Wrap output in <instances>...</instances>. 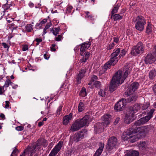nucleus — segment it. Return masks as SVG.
Returning <instances> with one entry per match:
<instances>
[{
	"label": "nucleus",
	"mask_w": 156,
	"mask_h": 156,
	"mask_svg": "<svg viewBox=\"0 0 156 156\" xmlns=\"http://www.w3.org/2000/svg\"><path fill=\"white\" fill-rule=\"evenodd\" d=\"M136 131L140 134H145L149 132L151 130H153V127L151 125L141 127H136Z\"/></svg>",
	"instance_id": "nucleus-9"
},
{
	"label": "nucleus",
	"mask_w": 156,
	"mask_h": 156,
	"mask_svg": "<svg viewBox=\"0 0 156 156\" xmlns=\"http://www.w3.org/2000/svg\"><path fill=\"white\" fill-rule=\"evenodd\" d=\"M25 28L27 31L30 32L33 30V26L31 24H28L26 26Z\"/></svg>",
	"instance_id": "nucleus-34"
},
{
	"label": "nucleus",
	"mask_w": 156,
	"mask_h": 156,
	"mask_svg": "<svg viewBox=\"0 0 156 156\" xmlns=\"http://www.w3.org/2000/svg\"><path fill=\"white\" fill-rule=\"evenodd\" d=\"M119 41V38L118 37H115L114 38V41L115 42L117 43Z\"/></svg>",
	"instance_id": "nucleus-60"
},
{
	"label": "nucleus",
	"mask_w": 156,
	"mask_h": 156,
	"mask_svg": "<svg viewBox=\"0 0 156 156\" xmlns=\"http://www.w3.org/2000/svg\"><path fill=\"white\" fill-rule=\"evenodd\" d=\"M62 106L61 105L58 107L56 111V116H58L62 112Z\"/></svg>",
	"instance_id": "nucleus-43"
},
{
	"label": "nucleus",
	"mask_w": 156,
	"mask_h": 156,
	"mask_svg": "<svg viewBox=\"0 0 156 156\" xmlns=\"http://www.w3.org/2000/svg\"><path fill=\"white\" fill-rule=\"evenodd\" d=\"M144 50V47L143 44L139 42L131 48V53L132 55L136 56L138 54L143 53Z\"/></svg>",
	"instance_id": "nucleus-6"
},
{
	"label": "nucleus",
	"mask_w": 156,
	"mask_h": 156,
	"mask_svg": "<svg viewBox=\"0 0 156 156\" xmlns=\"http://www.w3.org/2000/svg\"><path fill=\"white\" fill-rule=\"evenodd\" d=\"M98 78L95 75H93L91 78L90 81L88 83L89 85L91 86V87H92L94 85V83L97 81Z\"/></svg>",
	"instance_id": "nucleus-26"
},
{
	"label": "nucleus",
	"mask_w": 156,
	"mask_h": 156,
	"mask_svg": "<svg viewBox=\"0 0 156 156\" xmlns=\"http://www.w3.org/2000/svg\"><path fill=\"white\" fill-rule=\"evenodd\" d=\"M2 45L4 48H8L9 47V46L5 43H2Z\"/></svg>",
	"instance_id": "nucleus-59"
},
{
	"label": "nucleus",
	"mask_w": 156,
	"mask_h": 156,
	"mask_svg": "<svg viewBox=\"0 0 156 156\" xmlns=\"http://www.w3.org/2000/svg\"><path fill=\"white\" fill-rule=\"evenodd\" d=\"M116 60L113 61L112 59H110L106 63L104 66V68L105 69L110 68L111 66H114L116 64Z\"/></svg>",
	"instance_id": "nucleus-20"
},
{
	"label": "nucleus",
	"mask_w": 156,
	"mask_h": 156,
	"mask_svg": "<svg viewBox=\"0 0 156 156\" xmlns=\"http://www.w3.org/2000/svg\"><path fill=\"white\" fill-rule=\"evenodd\" d=\"M5 91L4 90V87H0V94H2Z\"/></svg>",
	"instance_id": "nucleus-58"
},
{
	"label": "nucleus",
	"mask_w": 156,
	"mask_h": 156,
	"mask_svg": "<svg viewBox=\"0 0 156 156\" xmlns=\"http://www.w3.org/2000/svg\"><path fill=\"white\" fill-rule=\"evenodd\" d=\"M102 119L103 121V128H101V130H103L105 127L108 126L111 119V115L109 114H107L104 115L102 117Z\"/></svg>",
	"instance_id": "nucleus-11"
},
{
	"label": "nucleus",
	"mask_w": 156,
	"mask_h": 156,
	"mask_svg": "<svg viewBox=\"0 0 156 156\" xmlns=\"http://www.w3.org/2000/svg\"><path fill=\"white\" fill-rule=\"evenodd\" d=\"M43 146L44 147H46L48 145L47 142L46 140H44L43 141Z\"/></svg>",
	"instance_id": "nucleus-61"
},
{
	"label": "nucleus",
	"mask_w": 156,
	"mask_h": 156,
	"mask_svg": "<svg viewBox=\"0 0 156 156\" xmlns=\"http://www.w3.org/2000/svg\"><path fill=\"white\" fill-rule=\"evenodd\" d=\"M139 154V153L138 151H133L128 153L126 156H138Z\"/></svg>",
	"instance_id": "nucleus-29"
},
{
	"label": "nucleus",
	"mask_w": 156,
	"mask_h": 156,
	"mask_svg": "<svg viewBox=\"0 0 156 156\" xmlns=\"http://www.w3.org/2000/svg\"><path fill=\"white\" fill-rule=\"evenodd\" d=\"M123 16L119 14H115L113 15V19L114 21H116L119 20H121L122 19Z\"/></svg>",
	"instance_id": "nucleus-35"
},
{
	"label": "nucleus",
	"mask_w": 156,
	"mask_h": 156,
	"mask_svg": "<svg viewBox=\"0 0 156 156\" xmlns=\"http://www.w3.org/2000/svg\"><path fill=\"white\" fill-rule=\"evenodd\" d=\"M119 7V5L118 4L114 7L111 12V14H112V15L117 12Z\"/></svg>",
	"instance_id": "nucleus-33"
},
{
	"label": "nucleus",
	"mask_w": 156,
	"mask_h": 156,
	"mask_svg": "<svg viewBox=\"0 0 156 156\" xmlns=\"http://www.w3.org/2000/svg\"><path fill=\"white\" fill-rule=\"evenodd\" d=\"M154 110H155L154 109H153V108L152 109L150 110V112L148 113V115L147 116L150 119H151V118H152V117L153 113L154 112Z\"/></svg>",
	"instance_id": "nucleus-44"
},
{
	"label": "nucleus",
	"mask_w": 156,
	"mask_h": 156,
	"mask_svg": "<svg viewBox=\"0 0 156 156\" xmlns=\"http://www.w3.org/2000/svg\"><path fill=\"white\" fill-rule=\"evenodd\" d=\"M94 85L97 88L99 87L101 85V82L99 81H96V82L94 83Z\"/></svg>",
	"instance_id": "nucleus-46"
},
{
	"label": "nucleus",
	"mask_w": 156,
	"mask_h": 156,
	"mask_svg": "<svg viewBox=\"0 0 156 156\" xmlns=\"http://www.w3.org/2000/svg\"><path fill=\"white\" fill-rule=\"evenodd\" d=\"M47 21V20L44 19L43 20H42L40 23H37L36 24V26H39L41 24V25L43 24L44 23H46Z\"/></svg>",
	"instance_id": "nucleus-50"
},
{
	"label": "nucleus",
	"mask_w": 156,
	"mask_h": 156,
	"mask_svg": "<svg viewBox=\"0 0 156 156\" xmlns=\"http://www.w3.org/2000/svg\"><path fill=\"white\" fill-rule=\"evenodd\" d=\"M156 72L154 70H152L149 73V77L151 79H153L156 76Z\"/></svg>",
	"instance_id": "nucleus-37"
},
{
	"label": "nucleus",
	"mask_w": 156,
	"mask_h": 156,
	"mask_svg": "<svg viewBox=\"0 0 156 156\" xmlns=\"http://www.w3.org/2000/svg\"><path fill=\"white\" fill-rule=\"evenodd\" d=\"M41 145V141L40 140H38L37 142V144L35 146H32V147H34V150L39 149L40 148V146Z\"/></svg>",
	"instance_id": "nucleus-38"
},
{
	"label": "nucleus",
	"mask_w": 156,
	"mask_h": 156,
	"mask_svg": "<svg viewBox=\"0 0 156 156\" xmlns=\"http://www.w3.org/2000/svg\"><path fill=\"white\" fill-rule=\"evenodd\" d=\"M120 118L119 117H117L115 119V121L114 122L115 125L117 124L119 121Z\"/></svg>",
	"instance_id": "nucleus-57"
},
{
	"label": "nucleus",
	"mask_w": 156,
	"mask_h": 156,
	"mask_svg": "<svg viewBox=\"0 0 156 156\" xmlns=\"http://www.w3.org/2000/svg\"><path fill=\"white\" fill-rule=\"evenodd\" d=\"M55 44H52V46L51 47V50L52 51H55L56 49L55 48Z\"/></svg>",
	"instance_id": "nucleus-56"
},
{
	"label": "nucleus",
	"mask_w": 156,
	"mask_h": 156,
	"mask_svg": "<svg viewBox=\"0 0 156 156\" xmlns=\"http://www.w3.org/2000/svg\"><path fill=\"white\" fill-rule=\"evenodd\" d=\"M142 105V104H136L133 107L130 108L129 110L127 111L124 118V121L126 123L129 124L132 121L134 115L141 108Z\"/></svg>",
	"instance_id": "nucleus-3"
},
{
	"label": "nucleus",
	"mask_w": 156,
	"mask_h": 156,
	"mask_svg": "<svg viewBox=\"0 0 156 156\" xmlns=\"http://www.w3.org/2000/svg\"><path fill=\"white\" fill-rule=\"evenodd\" d=\"M86 14V18L88 19L89 20H91L93 21L94 19L92 17L91 15L90 14V12H85Z\"/></svg>",
	"instance_id": "nucleus-39"
},
{
	"label": "nucleus",
	"mask_w": 156,
	"mask_h": 156,
	"mask_svg": "<svg viewBox=\"0 0 156 156\" xmlns=\"http://www.w3.org/2000/svg\"><path fill=\"white\" fill-rule=\"evenodd\" d=\"M17 149L16 148H15L14 150L12 152L10 156H16V153L17 152Z\"/></svg>",
	"instance_id": "nucleus-51"
},
{
	"label": "nucleus",
	"mask_w": 156,
	"mask_h": 156,
	"mask_svg": "<svg viewBox=\"0 0 156 156\" xmlns=\"http://www.w3.org/2000/svg\"><path fill=\"white\" fill-rule=\"evenodd\" d=\"M12 6V4H8V3H6L5 4L3 5H2V8L6 12V11L10 9L11 10V9L10 8L11 6Z\"/></svg>",
	"instance_id": "nucleus-31"
},
{
	"label": "nucleus",
	"mask_w": 156,
	"mask_h": 156,
	"mask_svg": "<svg viewBox=\"0 0 156 156\" xmlns=\"http://www.w3.org/2000/svg\"><path fill=\"white\" fill-rule=\"evenodd\" d=\"M51 25V23H47V24L46 25L45 28L46 29H48L50 27Z\"/></svg>",
	"instance_id": "nucleus-62"
},
{
	"label": "nucleus",
	"mask_w": 156,
	"mask_h": 156,
	"mask_svg": "<svg viewBox=\"0 0 156 156\" xmlns=\"http://www.w3.org/2000/svg\"><path fill=\"white\" fill-rule=\"evenodd\" d=\"M24 150L25 152L28 155V156H32V154L34 153V147L28 146Z\"/></svg>",
	"instance_id": "nucleus-23"
},
{
	"label": "nucleus",
	"mask_w": 156,
	"mask_h": 156,
	"mask_svg": "<svg viewBox=\"0 0 156 156\" xmlns=\"http://www.w3.org/2000/svg\"><path fill=\"white\" fill-rule=\"evenodd\" d=\"M98 94L102 97H105L106 95V92L105 90H101L99 92Z\"/></svg>",
	"instance_id": "nucleus-42"
},
{
	"label": "nucleus",
	"mask_w": 156,
	"mask_h": 156,
	"mask_svg": "<svg viewBox=\"0 0 156 156\" xmlns=\"http://www.w3.org/2000/svg\"><path fill=\"white\" fill-rule=\"evenodd\" d=\"M12 83V82H11L10 80H7L5 81V84L3 86V87H9V85H11Z\"/></svg>",
	"instance_id": "nucleus-40"
},
{
	"label": "nucleus",
	"mask_w": 156,
	"mask_h": 156,
	"mask_svg": "<svg viewBox=\"0 0 156 156\" xmlns=\"http://www.w3.org/2000/svg\"><path fill=\"white\" fill-rule=\"evenodd\" d=\"M149 104L148 103H145L142 104L141 106V108L143 110H144L147 109L149 106Z\"/></svg>",
	"instance_id": "nucleus-41"
},
{
	"label": "nucleus",
	"mask_w": 156,
	"mask_h": 156,
	"mask_svg": "<svg viewBox=\"0 0 156 156\" xmlns=\"http://www.w3.org/2000/svg\"><path fill=\"white\" fill-rule=\"evenodd\" d=\"M119 84H116L114 81L112 80L111 82V84L109 86V89L111 92H113L115 90L118 86L119 85Z\"/></svg>",
	"instance_id": "nucleus-24"
},
{
	"label": "nucleus",
	"mask_w": 156,
	"mask_h": 156,
	"mask_svg": "<svg viewBox=\"0 0 156 156\" xmlns=\"http://www.w3.org/2000/svg\"><path fill=\"white\" fill-rule=\"evenodd\" d=\"M128 98L127 99L128 102L135 101L137 98L136 94L135 92H132L130 90L128 92Z\"/></svg>",
	"instance_id": "nucleus-15"
},
{
	"label": "nucleus",
	"mask_w": 156,
	"mask_h": 156,
	"mask_svg": "<svg viewBox=\"0 0 156 156\" xmlns=\"http://www.w3.org/2000/svg\"><path fill=\"white\" fill-rule=\"evenodd\" d=\"M63 143L62 141H60L51 150L48 156H55L60 150Z\"/></svg>",
	"instance_id": "nucleus-10"
},
{
	"label": "nucleus",
	"mask_w": 156,
	"mask_h": 156,
	"mask_svg": "<svg viewBox=\"0 0 156 156\" xmlns=\"http://www.w3.org/2000/svg\"><path fill=\"white\" fill-rule=\"evenodd\" d=\"M139 85V84L137 82L133 83L131 84L129 90L133 92H134V91L138 88Z\"/></svg>",
	"instance_id": "nucleus-25"
},
{
	"label": "nucleus",
	"mask_w": 156,
	"mask_h": 156,
	"mask_svg": "<svg viewBox=\"0 0 156 156\" xmlns=\"http://www.w3.org/2000/svg\"><path fill=\"white\" fill-rule=\"evenodd\" d=\"M150 119L147 116L143 117L136 121L135 123L134 126H139L143 125L147 122Z\"/></svg>",
	"instance_id": "nucleus-16"
},
{
	"label": "nucleus",
	"mask_w": 156,
	"mask_h": 156,
	"mask_svg": "<svg viewBox=\"0 0 156 156\" xmlns=\"http://www.w3.org/2000/svg\"><path fill=\"white\" fill-rule=\"evenodd\" d=\"M89 116L86 115L82 119H78L80 123L81 124L82 127L84 126H87L89 123Z\"/></svg>",
	"instance_id": "nucleus-17"
},
{
	"label": "nucleus",
	"mask_w": 156,
	"mask_h": 156,
	"mask_svg": "<svg viewBox=\"0 0 156 156\" xmlns=\"http://www.w3.org/2000/svg\"><path fill=\"white\" fill-rule=\"evenodd\" d=\"M153 90L155 93H156V84L153 87Z\"/></svg>",
	"instance_id": "nucleus-64"
},
{
	"label": "nucleus",
	"mask_w": 156,
	"mask_h": 156,
	"mask_svg": "<svg viewBox=\"0 0 156 156\" xmlns=\"http://www.w3.org/2000/svg\"><path fill=\"white\" fill-rule=\"evenodd\" d=\"M136 127L134 126L132 128H129L127 131L123 133L122 136L124 140H128L132 143L136 141L138 139L139 133L136 131Z\"/></svg>",
	"instance_id": "nucleus-2"
},
{
	"label": "nucleus",
	"mask_w": 156,
	"mask_h": 156,
	"mask_svg": "<svg viewBox=\"0 0 156 156\" xmlns=\"http://www.w3.org/2000/svg\"><path fill=\"white\" fill-rule=\"evenodd\" d=\"M44 124V122L43 121L41 122H39L38 125L39 126H41Z\"/></svg>",
	"instance_id": "nucleus-63"
},
{
	"label": "nucleus",
	"mask_w": 156,
	"mask_h": 156,
	"mask_svg": "<svg viewBox=\"0 0 156 156\" xmlns=\"http://www.w3.org/2000/svg\"><path fill=\"white\" fill-rule=\"evenodd\" d=\"M156 60V57L151 54H149L145 57L144 61L147 64H151L154 62Z\"/></svg>",
	"instance_id": "nucleus-12"
},
{
	"label": "nucleus",
	"mask_w": 156,
	"mask_h": 156,
	"mask_svg": "<svg viewBox=\"0 0 156 156\" xmlns=\"http://www.w3.org/2000/svg\"><path fill=\"white\" fill-rule=\"evenodd\" d=\"M104 146L103 143H100L99 144V147L96 151L94 156H100L102 153Z\"/></svg>",
	"instance_id": "nucleus-22"
},
{
	"label": "nucleus",
	"mask_w": 156,
	"mask_h": 156,
	"mask_svg": "<svg viewBox=\"0 0 156 156\" xmlns=\"http://www.w3.org/2000/svg\"><path fill=\"white\" fill-rule=\"evenodd\" d=\"M62 38V36L61 35H58V37L55 38V40L56 41H61Z\"/></svg>",
	"instance_id": "nucleus-55"
},
{
	"label": "nucleus",
	"mask_w": 156,
	"mask_h": 156,
	"mask_svg": "<svg viewBox=\"0 0 156 156\" xmlns=\"http://www.w3.org/2000/svg\"><path fill=\"white\" fill-rule=\"evenodd\" d=\"M82 127L78 120H76L72 125L70 130L72 131H76L79 130Z\"/></svg>",
	"instance_id": "nucleus-18"
},
{
	"label": "nucleus",
	"mask_w": 156,
	"mask_h": 156,
	"mask_svg": "<svg viewBox=\"0 0 156 156\" xmlns=\"http://www.w3.org/2000/svg\"><path fill=\"white\" fill-rule=\"evenodd\" d=\"M120 51L119 48H117L116 49L114 50L113 52L111 55V59H112L113 61L116 60V63L118 61L119 59L120 58L119 56L117 57L119 54Z\"/></svg>",
	"instance_id": "nucleus-13"
},
{
	"label": "nucleus",
	"mask_w": 156,
	"mask_h": 156,
	"mask_svg": "<svg viewBox=\"0 0 156 156\" xmlns=\"http://www.w3.org/2000/svg\"><path fill=\"white\" fill-rule=\"evenodd\" d=\"M36 41L37 42L36 43L37 45H38L39 43L41 42L42 41V39L41 38H36L35 39Z\"/></svg>",
	"instance_id": "nucleus-54"
},
{
	"label": "nucleus",
	"mask_w": 156,
	"mask_h": 156,
	"mask_svg": "<svg viewBox=\"0 0 156 156\" xmlns=\"http://www.w3.org/2000/svg\"><path fill=\"white\" fill-rule=\"evenodd\" d=\"M139 149L141 150H144L147 147V145L145 142L140 143L138 145Z\"/></svg>",
	"instance_id": "nucleus-28"
},
{
	"label": "nucleus",
	"mask_w": 156,
	"mask_h": 156,
	"mask_svg": "<svg viewBox=\"0 0 156 156\" xmlns=\"http://www.w3.org/2000/svg\"><path fill=\"white\" fill-rule=\"evenodd\" d=\"M60 30V28L59 27H58L53 28L52 31L53 34L56 36L58 34V32Z\"/></svg>",
	"instance_id": "nucleus-36"
},
{
	"label": "nucleus",
	"mask_w": 156,
	"mask_h": 156,
	"mask_svg": "<svg viewBox=\"0 0 156 156\" xmlns=\"http://www.w3.org/2000/svg\"><path fill=\"white\" fill-rule=\"evenodd\" d=\"M72 114L71 113L63 118V123L64 125H67L69 122L72 119Z\"/></svg>",
	"instance_id": "nucleus-21"
},
{
	"label": "nucleus",
	"mask_w": 156,
	"mask_h": 156,
	"mask_svg": "<svg viewBox=\"0 0 156 156\" xmlns=\"http://www.w3.org/2000/svg\"><path fill=\"white\" fill-rule=\"evenodd\" d=\"M87 95V94L86 89L84 87L82 88L79 93L80 96L82 97H84L86 96Z\"/></svg>",
	"instance_id": "nucleus-32"
},
{
	"label": "nucleus",
	"mask_w": 156,
	"mask_h": 156,
	"mask_svg": "<svg viewBox=\"0 0 156 156\" xmlns=\"http://www.w3.org/2000/svg\"><path fill=\"white\" fill-rule=\"evenodd\" d=\"M84 133L83 131H81L77 134H75L74 136L71 137V139L75 142H77L80 139L83 138L84 136Z\"/></svg>",
	"instance_id": "nucleus-14"
},
{
	"label": "nucleus",
	"mask_w": 156,
	"mask_h": 156,
	"mask_svg": "<svg viewBox=\"0 0 156 156\" xmlns=\"http://www.w3.org/2000/svg\"><path fill=\"white\" fill-rule=\"evenodd\" d=\"M84 106L83 103L80 101L78 106V110L79 112H81L84 110L85 108Z\"/></svg>",
	"instance_id": "nucleus-30"
},
{
	"label": "nucleus",
	"mask_w": 156,
	"mask_h": 156,
	"mask_svg": "<svg viewBox=\"0 0 156 156\" xmlns=\"http://www.w3.org/2000/svg\"><path fill=\"white\" fill-rule=\"evenodd\" d=\"M117 144V139L115 136L110 137L106 145V150L110 151L112 150H115Z\"/></svg>",
	"instance_id": "nucleus-5"
},
{
	"label": "nucleus",
	"mask_w": 156,
	"mask_h": 156,
	"mask_svg": "<svg viewBox=\"0 0 156 156\" xmlns=\"http://www.w3.org/2000/svg\"><path fill=\"white\" fill-rule=\"evenodd\" d=\"M136 23L135 24L136 28L140 31H142L144 29L146 21L142 16H138L136 19Z\"/></svg>",
	"instance_id": "nucleus-7"
},
{
	"label": "nucleus",
	"mask_w": 156,
	"mask_h": 156,
	"mask_svg": "<svg viewBox=\"0 0 156 156\" xmlns=\"http://www.w3.org/2000/svg\"><path fill=\"white\" fill-rule=\"evenodd\" d=\"M5 105V108H11V107L10 106V103L9 101H6Z\"/></svg>",
	"instance_id": "nucleus-47"
},
{
	"label": "nucleus",
	"mask_w": 156,
	"mask_h": 156,
	"mask_svg": "<svg viewBox=\"0 0 156 156\" xmlns=\"http://www.w3.org/2000/svg\"><path fill=\"white\" fill-rule=\"evenodd\" d=\"M126 54V51L124 50L123 49L120 52V54L119 55V58H120L121 56H123L125 55Z\"/></svg>",
	"instance_id": "nucleus-52"
},
{
	"label": "nucleus",
	"mask_w": 156,
	"mask_h": 156,
	"mask_svg": "<svg viewBox=\"0 0 156 156\" xmlns=\"http://www.w3.org/2000/svg\"><path fill=\"white\" fill-rule=\"evenodd\" d=\"M115 44L114 43H112L109 44L107 47V49L109 50L112 49L115 46Z\"/></svg>",
	"instance_id": "nucleus-45"
},
{
	"label": "nucleus",
	"mask_w": 156,
	"mask_h": 156,
	"mask_svg": "<svg viewBox=\"0 0 156 156\" xmlns=\"http://www.w3.org/2000/svg\"><path fill=\"white\" fill-rule=\"evenodd\" d=\"M153 27L151 23L148 22L147 23V26L146 27V33L147 34L150 33L152 31Z\"/></svg>",
	"instance_id": "nucleus-27"
},
{
	"label": "nucleus",
	"mask_w": 156,
	"mask_h": 156,
	"mask_svg": "<svg viewBox=\"0 0 156 156\" xmlns=\"http://www.w3.org/2000/svg\"><path fill=\"white\" fill-rule=\"evenodd\" d=\"M91 44L90 42L84 43H83L81 45L80 48V55L83 56L81 59L80 60L78 64L80 63L79 65L82 63H85L88 59L90 56V53L87 51H85L90 47Z\"/></svg>",
	"instance_id": "nucleus-4"
},
{
	"label": "nucleus",
	"mask_w": 156,
	"mask_h": 156,
	"mask_svg": "<svg viewBox=\"0 0 156 156\" xmlns=\"http://www.w3.org/2000/svg\"><path fill=\"white\" fill-rule=\"evenodd\" d=\"M123 70V75L122 71L119 70L115 73L112 77V80L114 81L116 84H122L130 73L131 69L129 65H127L124 67Z\"/></svg>",
	"instance_id": "nucleus-1"
},
{
	"label": "nucleus",
	"mask_w": 156,
	"mask_h": 156,
	"mask_svg": "<svg viewBox=\"0 0 156 156\" xmlns=\"http://www.w3.org/2000/svg\"><path fill=\"white\" fill-rule=\"evenodd\" d=\"M85 72V70L84 69H81L79 72V73L76 79V83L77 84H80L81 83V79L84 76Z\"/></svg>",
	"instance_id": "nucleus-19"
},
{
	"label": "nucleus",
	"mask_w": 156,
	"mask_h": 156,
	"mask_svg": "<svg viewBox=\"0 0 156 156\" xmlns=\"http://www.w3.org/2000/svg\"><path fill=\"white\" fill-rule=\"evenodd\" d=\"M5 11L2 8V9H0V15L2 17H3V16L5 15Z\"/></svg>",
	"instance_id": "nucleus-48"
},
{
	"label": "nucleus",
	"mask_w": 156,
	"mask_h": 156,
	"mask_svg": "<svg viewBox=\"0 0 156 156\" xmlns=\"http://www.w3.org/2000/svg\"><path fill=\"white\" fill-rule=\"evenodd\" d=\"M15 129L18 131H22L23 129V127L22 126H17L16 127Z\"/></svg>",
	"instance_id": "nucleus-49"
},
{
	"label": "nucleus",
	"mask_w": 156,
	"mask_h": 156,
	"mask_svg": "<svg viewBox=\"0 0 156 156\" xmlns=\"http://www.w3.org/2000/svg\"><path fill=\"white\" fill-rule=\"evenodd\" d=\"M28 49V46L27 45H24L23 46L22 50L23 51L27 50Z\"/></svg>",
	"instance_id": "nucleus-53"
},
{
	"label": "nucleus",
	"mask_w": 156,
	"mask_h": 156,
	"mask_svg": "<svg viewBox=\"0 0 156 156\" xmlns=\"http://www.w3.org/2000/svg\"><path fill=\"white\" fill-rule=\"evenodd\" d=\"M126 99L122 98L115 105L114 109L117 111H122L126 105Z\"/></svg>",
	"instance_id": "nucleus-8"
}]
</instances>
